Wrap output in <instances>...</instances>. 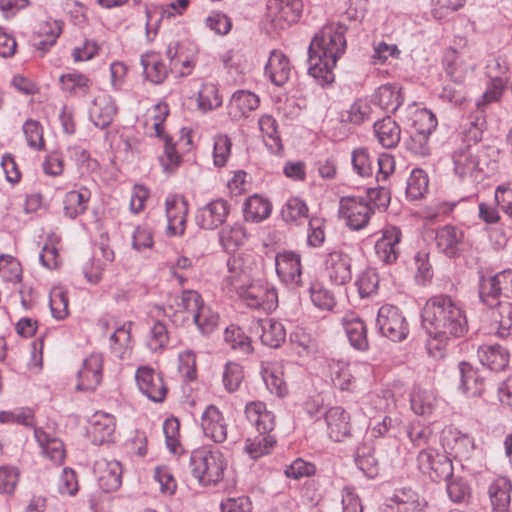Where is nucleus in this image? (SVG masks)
Here are the masks:
<instances>
[{
  "label": "nucleus",
  "mask_w": 512,
  "mask_h": 512,
  "mask_svg": "<svg viewBox=\"0 0 512 512\" xmlns=\"http://www.w3.org/2000/svg\"><path fill=\"white\" fill-rule=\"evenodd\" d=\"M422 326L429 335L428 352L436 357L453 338H460L468 331L465 311L446 294L430 297L421 312Z\"/></svg>",
  "instance_id": "nucleus-1"
},
{
  "label": "nucleus",
  "mask_w": 512,
  "mask_h": 512,
  "mask_svg": "<svg viewBox=\"0 0 512 512\" xmlns=\"http://www.w3.org/2000/svg\"><path fill=\"white\" fill-rule=\"evenodd\" d=\"M345 33L343 25L331 23L323 26L311 40L308 73L322 86L334 81V68L346 49Z\"/></svg>",
  "instance_id": "nucleus-2"
},
{
  "label": "nucleus",
  "mask_w": 512,
  "mask_h": 512,
  "mask_svg": "<svg viewBox=\"0 0 512 512\" xmlns=\"http://www.w3.org/2000/svg\"><path fill=\"white\" fill-rule=\"evenodd\" d=\"M227 266L228 275L224 283L238 295L244 305L263 312H272L277 308V290L269 283L250 280L249 272L242 267L241 257H230Z\"/></svg>",
  "instance_id": "nucleus-3"
},
{
  "label": "nucleus",
  "mask_w": 512,
  "mask_h": 512,
  "mask_svg": "<svg viewBox=\"0 0 512 512\" xmlns=\"http://www.w3.org/2000/svg\"><path fill=\"white\" fill-rule=\"evenodd\" d=\"M497 155L492 146L464 144L451 154L453 171L462 180H483L495 169Z\"/></svg>",
  "instance_id": "nucleus-4"
},
{
  "label": "nucleus",
  "mask_w": 512,
  "mask_h": 512,
  "mask_svg": "<svg viewBox=\"0 0 512 512\" xmlns=\"http://www.w3.org/2000/svg\"><path fill=\"white\" fill-rule=\"evenodd\" d=\"M188 468L199 486H218L225 478L228 460L218 449L202 446L190 453Z\"/></svg>",
  "instance_id": "nucleus-5"
},
{
  "label": "nucleus",
  "mask_w": 512,
  "mask_h": 512,
  "mask_svg": "<svg viewBox=\"0 0 512 512\" xmlns=\"http://www.w3.org/2000/svg\"><path fill=\"white\" fill-rule=\"evenodd\" d=\"M328 370L333 387L347 393H358L367 389L372 375V367L367 362L348 363L330 359Z\"/></svg>",
  "instance_id": "nucleus-6"
},
{
  "label": "nucleus",
  "mask_w": 512,
  "mask_h": 512,
  "mask_svg": "<svg viewBox=\"0 0 512 512\" xmlns=\"http://www.w3.org/2000/svg\"><path fill=\"white\" fill-rule=\"evenodd\" d=\"M351 164L353 171L362 178L371 177L377 166V182L386 181L395 170V159L391 154L381 153L375 158L365 147L352 151Z\"/></svg>",
  "instance_id": "nucleus-7"
},
{
  "label": "nucleus",
  "mask_w": 512,
  "mask_h": 512,
  "mask_svg": "<svg viewBox=\"0 0 512 512\" xmlns=\"http://www.w3.org/2000/svg\"><path fill=\"white\" fill-rule=\"evenodd\" d=\"M418 470L432 481L439 482L453 477V464L444 453L433 447L421 449L416 457Z\"/></svg>",
  "instance_id": "nucleus-8"
},
{
  "label": "nucleus",
  "mask_w": 512,
  "mask_h": 512,
  "mask_svg": "<svg viewBox=\"0 0 512 512\" xmlns=\"http://www.w3.org/2000/svg\"><path fill=\"white\" fill-rule=\"evenodd\" d=\"M376 326L379 333L393 342L405 340L409 334V324L400 308L385 304L378 310Z\"/></svg>",
  "instance_id": "nucleus-9"
},
{
  "label": "nucleus",
  "mask_w": 512,
  "mask_h": 512,
  "mask_svg": "<svg viewBox=\"0 0 512 512\" xmlns=\"http://www.w3.org/2000/svg\"><path fill=\"white\" fill-rule=\"evenodd\" d=\"M339 217L352 231L365 229L373 215L372 208L362 196H344L339 201Z\"/></svg>",
  "instance_id": "nucleus-10"
},
{
  "label": "nucleus",
  "mask_w": 512,
  "mask_h": 512,
  "mask_svg": "<svg viewBox=\"0 0 512 512\" xmlns=\"http://www.w3.org/2000/svg\"><path fill=\"white\" fill-rule=\"evenodd\" d=\"M512 294V269H505L491 277L482 276L479 285V297L488 307L493 308L500 302L501 296Z\"/></svg>",
  "instance_id": "nucleus-11"
},
{
  "label": "nucleus",
  "mask_w": 512,
  "mask_h": 512,
  "mask_svg": "<svg viewBox=\"0 0 512 512\" xmlns=\"http://www.w3.org/2000/svg\"><path fill=\"white\" fill-rule=\"evenodd\" d=\"M428 502L411 486L395 488L386 498L384 512H426Z\"/></svg>",
  "instance_id": "nucleus-12"
},
{
  "label": "nucleus",
  "mask_w": 512,
  "mask_h": 512,
  "mask_svg": "<svg viewBox=\"0 0 512 512\" xmlns=\"http://www.w3.org/2000/svg\"><path fill=\"white\" fill-rule=\"evenodd\" d=\"M323 273L329 282L335 286H342L352 279V259L341 249L328 251L323 258Z\"/></svg>",
  "instance_id": "nucleus-13"
},
{
  "label": "nucleus",
  "mask_w": 512,
  "mask_h": 512,
  "mask_svg": "<svg viewBox=\"0 0 512 512\" xmlns=\"http://www.w3.org/2000/svg\"><path fill=\"white\" fill-rule=\"evenodd\" d=\"M441 445L446 454L460 462L469 460L475 449L473 437L449 425L441 432Z\"/></svg>",
  "instance_id": "nucleus-14"
},
{
  "label": "nucleus",
  "mask_w": 512,
  "mask_h": 512,
  "mask_svg": "<svg viewBox=\"0 0 512 512\" xmlns=\"http://www.w3.org/2000/svg\"><path fill=\"white\" fill-rule=\"evenodd\" d=\"M203 303L199 292L183 290L180 295L175 297L174 305H171L165 313L175 325H189Z\"/></svg>",
  "instance_id": "nucleus-15"
},
{
  "label": "nucleus",
  "mask_w": 512,
  "mask_h": 512,
  "mask_svg": "<svg viewBox=\"0 0 512 512\" xmlns=\"http://www.w3.org/2000/svg\"><path fill=\"white\" fill-rule=\"evenodd\" d=\"M442 67L446 76L456 85L463 86L468 75L475 70L469 56L460 50L449 47L442 57Z\"/></svg>",
  "instance_id": "nucleus-16"
},
{
  "label": "nucleus",
  "mask_w": 512,
  "mask_h": 512,
  "mask_svg": "<svg viewBox=\"0 0 512 512\" xmlns=\"http://www.w3.org/2000/svg\"><path fill=\"white\" fill-rule=\"evenodd\" d=\"M166 56L171 72H175L180 77L192 74L197 62V52L192 44L170 42L166 49Z\"/></svg>",
  "instance_id": "nucleus-17"
},
{
  "label": "nucleus",
  "mask_w": 512,
  "mask_h": 512,
  "mask_svg": "<svg viewBox=\"0 0 512 512\" xmlns=\"http://www.w3.org/2000/svg\"><path fill=\"white\" fill-rule=\"evenodd\" d=\"M379 233L380 236L374 244L375 256L385 265L394 264L400 255L402 231L398 226L387 225Z\"/></svg>",
  "instance_id": "nucleus-18"
},
{
  "label": "nucleus",
  "mask_w": 512,
  "mask_h": 512,
  "mask_svg": "<svg viewBox=\"0 0 512 512\" xmlns=\"http://www.w3.org/2000/svg\"><path fill=\"white\" fill-rule=\"evenodd\" d=\"M135 380L140 392L149 400L161 403L167 395V386L162 373L149 366H140L135 372Z\"/></svg>",
  "instance_id": "nucleus-19"
},
{
  "label": "nucleus",
  "mask_w": 512,
  "mask_h": 512,
  "mask_svg": "<svg viewBox=\"0 0 512 512\" xmlns=\"http://www.w3.org/2000/svg\"><path fill=\"white\" fill-rule=\"evenodd\" d=\"M34 437L40 448L41 455L53 466H61L66 458V448L63 441L50 427H35Z\"/></svg>",
  "instance_id": "nucleus-20"
},
{
  "label": "nucleus",
  "mask_w": 512,
  "mask_h": 512,
  "mask_svg": "<svg viewBox=\"0 0 512 512\" xmlns=\"http://www.w3.org/2000/svg\"><path fill=\"white\" fill-rule=\"evenodd\" d=\"M104 356L102 353L89 354L77 373L76 389L82 392H92L97 389L103 379Z\"/></svg>",
  "instance_id": "nucleus-21"
},
{
  "label": "nucleus",
  "mask_w": 512,
  "mask_h": 512,
  "mask_svg": "<svg viewBox=\"0 0 512 512\" xmlns=\"http://www.w3.org/2000/svg\"><path fill=\"white\" fill-rule=\"evenodd\" d=\"M301 254L283 250L275 255V271L279 280L287 286H298L302 276Z\"/></svg>",
  "instance_id": "nucleus-22"
},
{
  "label": "nucleus",
  "mask_w": 512,
  "mask_h": 512,
  "mask_svg": "<svg viewBox=\"0 0 512 512\" xmlns=\"http://www.w3.org/2000/svg\"><path fill=\"white\" fill-rule=\"evenodd\" d=\"M229 213V202L224 198H216L197 210L195 221L201 229L214 230L224 224Z\"/></svg>",
  "instance_id": "nucleus-23"
},
{
  "label": "nucleus",
  "mask_w": 512,
  "mask_h": 512,
  "mask_svg": "<svg viewBox=\"0 0 512 512\" xmlns=\"http://www.w3.org/2000/svg\"><path fill=\"white\" fill-rule=\"evenodd\" d=\"M267 10L271 21L283 29L299 21L303 11V1L268 0Z\"/></svg>",
  "instance_id": "nucleus-24"
},
{
  "label": "nucleus",
  "mask_w": 512,
  "mask_h": 512,
  "mask_svg": "<svg viewBox=\"0 0 512 512\" xmlns=\"http://www.w3.org/2000/svg\"><path fill=\"white\" fill-rule=\"evenodd\" d=\"M165 208L167 218V235H183L186 228V219L189 209L188 201L184 196L171 194L165 200Z\"/></svg>",
  "instance_id": "nucleus-25"
},
{
  "label": "nucleus",
  "mask_w": 512,
  "mask_h": 512,
  "mask_svg": "<svg viewBox=\"0 0 512 512\" xmlns=\"http://www.w3.org/2000/svg\"><path fill=\"white\" fill-rule=\"evenodd\" d=\"M200 426L203 435L215 443H223L227 439L228 424L223 412L213 404L208 405L201 414Z\"/></svg>",
  "instance_id": "nucleus-26"
},
{
  "label": "nucleus",
  "mask_w": 512,
  "mask_h": 512,
  "mask_svg": "<svg viewBox=\"0 0 512 512\" xmlns=\"http://www.w3.org/2000/svg\"><path fill=\"white\" fill-rule=\"evenodd\" d=\"M458 370V390L468 398L483 396L486 391V378L483 372L466 361H461L458 364Z\"/></svg>",
  "instance_id": "nucleus-27"
},
{
  "label": "nucleus",
  "mask_w": 512,
  "mask_h": 512,
  "mask_svg": "<svg viewBox=\"0 0 512 512\" xmlns=\"http://www.w3.org/2000/svg\"><path fill=\"white\" fill-rule=\"evenodd\" d=\"M327 436L334 442H343L352 436L350 414L341 406L330 407L324 414Z\"/></svg>",
  "instance_id": "nucleus-28"
},
{
  "label": "nucleus",
  "mask_w": 512,
  "mask_h": 512,
  "mask_svg": "<svg viewBox=\"0 0 512 512\" xmlns=\"http://www.w3.org/2000/svg\"><path fill=\"white\" fill-rule=\"evenodd\" d=\"M116 418L114 415L96 411L89 420L88 434L94 445H103L115 441Z\"/></svg>",
  "instance_id": "nucleus-29"
},
{
  "label": "nucleus",
  "mask_w": 512,
  "mask_h": 512,
  "mask_svg": "<svg viewBox=\"0 0 512 512\" xmlns=\"http://www.w3.org/2000/svg\"><path fill=\"white\" fill-rule=\"evenodd\" d=\"M465 232L462 228L446 224L436 230L435 243L437 248L446 256H459L463 251Z\"/></svg>",
  "instance_id": "nucleus-30"
},
{
  "label": "nucleus",
  "mask_w": 512,
  "mask_h": 512,
  "mask_svg": "<svg viewBox=\"0 0 512 512\" xmlns=\"http://www.w3.org/2000/svg\"><path fill=\"white\" fill-rule=\"evenodd\" d=\"M117 105L113 97L105 92H100L92 100L88 115L90 121L100 129L107 128L117 114Z\"/></svg>",
  "instance_id": "nucleus-31"
},
{
  "label": "nucleus",
  "mask_w": 512,
  "mask_h": 512,
  "mask_svg": "<svg viewBox=\"0 0 512 512\" xmlns=\"http://www.w3.org/2000/svg\"><path fill=\"white\" fill-rule=\"evenodd\" d=\"M404 101L402 87L397 83H386L377 87L370 102L387 115L395 113Z\"/></svg>",
  "instance_id": "nucleus-32"
},
{
  "label": "nucleus",
  "mask_w": 512,
  "mask_h": 512,
  "mask_svg": "<svg viewBox=\"0 0 512 512\" xmlns=\"http://www.w3.org/2000/svg\"><path fill=\"white\" fill-rule=\"evenodd\" d=\"M99 487L104 492L116 491L122 483V467L117 460L100 458L95 461L93 467Z\"/></svg>",
  "instance_id": "nucleus-33"
},
{
  "label": "nucleus",
  "mask_w": 512,
  "mask_h": 512,
  "mask_svg": "<svg viewBox=\"0 0 512 512\" xmlns=\"http://www.w3.org/2000/svg\"><path fill=\"white\" fill-rule=\"evenodd\" d=\"M251 331L260 333L263 345L278 348L286 339V330L283 324L273 318L256 319L252 321Z\"/></svg>",
  "instance_id": "nucleus-34"
},
{
  "label": "nucleus",
  "mask_w": 512,
  "mask_h": 512,
  "mask_svg": "<svg viewBox=\"0 0 512 512\" xmlns=\"http://www.w3.org/2000/svg\"><path fill=\"white\" fill-rule=\"evenodd\" d=\"M91 191L83 185L66 192L62 199L63 215L74 220L86 213L91 199Z\"/></svg>",
  "instance_id": "nucleus-35"
},
{
  "label": "nucleus",
  "mask_w": 512,
  "mask_h": 512,
  "mask_svg": "<svg viewBox=\"0 0 512 512\" xmlns=\"http://www.w3.org/2000/svg\"><path fill=\"white\" fill-rule=\"evenodd\" d=\"M292 66L286 54L280 50L271 51L264 68L265 76L275 86L281 87L288 82Z\"/></svg>",
  "instance_id": "nucleus-36"
},
{
  "label": "nucleus",
  "mask_w": 512,
  "mask_h": 512,
  "mask_svg": "<svg viewBox=\"0 0 512 512\" xmlns=\"http://www.w3.org/2000/svg\"><path fill=\"white\" fill-rule=\"evenodd\" d=\"M487 492L493 512H511L512 481L509 477H495L489 483Z\"/></svg>",
  "instance_id": "nucleus-37"
},
{
  "label": "nucleus",
  "mask_w": 512,
  "mask_h": 512,
  "mask_svg": "<svg viewBox=\"0 0 512 512\" xmlns=\"http://www.w3.org/2000/svg\"><path fill=\"white\" fill-rule=\"evenodd\" d=\"M140 64L144 79L154 85L163 84L171 72L170 65L167 66L162 56L155 51L143 53L140 57Z\"/></svg>",
  "instance_id": "nucleus-38"
},
{
  "label": "nucleus",
  "mask_w": 512,
  "mask_h": 512,
  "mask_svg": "<svg viewBox=\"0 0 512 512\" xmlns=\"http://www.w3.org/2000/svg\"><path fill=\"white\" fill-rule=\"evenodd\" d=\"M342 325L351 346L359 351L369 348L367 326L362 318L354 312H348L342 318Z\"/></svg>",
  "instance_id": "nucleus-39"
},
{
  "label": "nucleus",
  "mask_w": 512,
  "mask_h": 512,
  "mask_svg": "<svg viewBox=\"0 0 512 512\" xmlns=\"http://www.w3.org/2000/svg\"><path fill=\"white\" fill-rule=\"evenodd\" d=\"M244 413L247 421L258 433L271 432L275 427V416L263 401L255 400L246 403Z\"/></svg>",
  "instance_id": "nucleus-40"
},
{
  "label": "nucleus",
  "mask_w": 512,
  "mask_h": 512,
  "mask_svg": "<svg viewBox=\"0 0 512 512\" xmlns=\"http://www.w3.org/2000/svg\"><path fill=\"white\" fill-rule=\"evenodd\" d=\"M259 105L260 98L257 94L240 89L232 94L228 104V113L235 120L247 118Z\"/></svg>",
  "instance_id": "nucleus-41"
},
{
  "label": "nucleus",
  "mask_w": 512,
  "mask_h": 512,
  "mask_svg": "<svg viewBox=\"0 0 512 512\" xmlns=\"http://www.w3.org/2000/svg\"><path fill=\"white\" fill-rule=\"evenodd\" d=\"M272 208V202L268 198L253 194L242 205L243 219L249 223H261L269 218Z\"/></svg>",
  "instance_id": "nucleus-42"
},
{
  "label": "nucleus",
  "mask_w": 512,
  "mask_h": 512,
  "mask_svg": "<svg viewBox=\"0 0 512 512\" xmlns=\"http://www.w3.org/2000/svg\"><path fill=\"white\" fill-rule=\"evenodd\" d=\"M477 356L482 365L490 370L500 372L509 364V352L499 344H483L477 349Z\"/></svg>",
  "instance_id": "nucleus-43"
},
{
  "label": "nucleus",
  "mask_w": 512,
  "mask_h": 512,
  "mask_svg": "<svg viewBox=\"0 0 512 512\" xmlns=\"http://www.w3.org/2000/svg\"><path fill=\"white\" fill-rule=\"evenodd\" d=\"M258 126L265 146L274 154L283 152V143L277 120L270 114H263L258 119Z\"/></svg>",
  "instance_id": "nucleus-44"
},
{
  "label": "nucleus",
  "mask_w": 512,
  "mask_h": 512,
  "mask_svg": "<svg viewBox=\"0 0 512 512\" xmlns=\"http://www.w3.org/2000/svg\"><path fill=\"white\" fill-rule=\"evenodd\" d=\"M309 207L304 199L298 196L289 197L280 210V216L287 225L299 226L307 218Z\"/></svg>",
  "instance_id": "nucleus-45"
},
{
  "label": "nucleus",
  "mask_w": 512,
  "mask_h": 512,
  "mask_svg": "<svg viewBox=\"0 0 512 512\" xmlns=\"http://www.w3.org/2000/svg\"><path fill=\"white\" fill-rule=\"evenodd\" d=\"M131 321L123 323L110 335L111 353L119 359H128L132 353L131 344Z\"/></svg>",
  "instance_id": "nucleus-46"
},
{
  "label": "nucleus",
  "mask_w": 512,
  "mask_h": 512,
  "mask_svg": "<svg viewBox=\"0 0 512 512\" xmlns=\"http://www.w3.org/2000/svg\"><path fill=\"white\" fill-rule=\"evenodd\" d=\"M374 133L381 146L394 148L401 139V129L390 115L374 123Z\"/></svg>",
  "instance_id": "nucleus-47"
},
{
  "label": "nucleus",
  "mask_w": 512,
  "mask_h": 512,
  "mask_svg": "<svg viewBox=\"0 0 512 512\" xmlns=\"http://www.w3.org/2000/svg\"><path fill=\"white\" fill-rule=\"evenodd\" d=\"M62 89L73 97H85L88 95L91 80L78 71L62 74L59 78Z\"/></svg>",
  "instance_id": "nucleus-48"
},
{
  "label": "nucleus",
  "mask_w": 512,
  "mask_h": 512,
  "mask_svg": "<svg viewBox=\"0 0 512 512\" xmlns=\"http://www.w3.org/2000/svg\"><path fill=\"white\" fill-rule=\"evenodd\" d=\"M219 242L227 252H233L244 245L248 239L245 226L241 223H234L219 231Z\"/></svg>",
  "instance_id": "nucleus-49"
},
{
  "label": "nucleus",
  "mask_w": 512,
  "mask_h": 512,
  "mask_svg": "<svg viewBox=\"0 0 512 512\" xmlns=\"http://www.w3.org/2000/svg\"><path fill=\"white\" fill-rule=\"evenodd\" d=\"M277 440L270 432L259 433L257 436L245 440L244 452L251 459H259L270 454Z\"/></svg>",
  "instance_id": "nucleus-50"
},
{
  "label": "nucleus",
  "mask_w": 512,
  "mask_h": 512,
  "mask_svg": "<svg viewBox=\"0 0 512 512\" xmlns=\"http://www.w3.org/2000/svg\"><path fill=\"white\" fill-rule=\"evenodd\" d=\"M408 121L414 132L431 134L437 127V118L434 113L426 108L413 106L410 108Z\"/></svg>",
  "instance_id": "nucleus-51"
},
{
  "label": "nucleus",
  "mask_w": 512,
  "mask_h": 512,
  "mask_svg": "<svg viewBox=\"0 0 512 512\" xmlns=\"http://www.w3.org/2000/svg\"><path fill=\"white\" fill-rule=\"evenodd\" d=\"M290 341L299 356L309 357L318 352V341L307 329L297 327L290 335Z\"/></svg>",
  "instance_id": "nucleus-52"
},
{
  "label": "nucleus",
  "mask_w": 512,
  "mask_h": 512,
  "mask_svg": "<svg viewBox=\"0 0 512 512\" xmlns=\"http://www.w3.org/2000/svg\"><path fill=\"white\" fill-rule=\"evenodd\" d=\"M492 318L497 324V335L508 338L512 335V303L500 301L493 307Z\"/></svg>",
  "instance_id": "nucleus-53"
},
{
  "label": "nucleus",
  "mask_w": 512,
  "mask_h": 512,
  "mask_svg": "<svg viewBox=\"0 0 512 512\" xmlns=\"http://www.w3.org/2000/svg\"><path fill=\"white\" fill-rule=\"evenodd\" d=\"M436 401V395L432 390L421 388H414L410 397L411 409L420 416L432 414Z\"/></svg>",
  "instance_id": "nucleus-54"
},
{
  "label": "nucleus",
  "mask_w": 512,
  "mask_h": 512,
  "mask_svg": "<svg viewBox=\"0 0 512 512\" xmlns=\"http://www.w3.org/2000/svg\"><path fill=\"white\" fill-rule=\"evenodd\" d=\"M67 153L69 159L74 162L81 174H89L99 169V162L92 158L90 152L81 145L69 146Z\"/></svg>",
  "instance_id": "nucleus-55"
},
{
  "label": "nucleus",
  "mask_w": 512,
  "mask_h": 512,
  "mask_svg": "<svg viewBox=\"0 0 512 512\" xmlns=\"http://www.w3.org/2000/svg\"><path fill=\"white\" fill-rule=\"evenodd\" d=\"M429 178L427 173L420 169H413L407 179L406 197L414 201L421 199L428 191Z\"/></svg>",
  "instance_id": "nucleus-56"
},
{
  "label": "nucleus",
  "mask_w": 512,
  "mask_h": 512,
  "mask_svg": "<svg viewBox=\"0 0 512 512\" xmlns=\"http://www.w3.org/2000/svg\"><path fill=\"white\" fill-rule=\"evenodd\" d=\"M224 341L231 349L242 354L249 355L253 353L251 339L237 325L232 324L225 329Z\"/></svg>",
  "instance_id": "nucleus-57"
},
{
  "label": "nucleus",
  "mask_w": 512,
  "mask_h": 512,
  "mask_svg": "<svg viewBox=\"0 0 512 512\" xmlns=\"http://www.w3.org/2000/svg\"><path fill=\"white\" fill-rule=\"evenodd\" d=\"M59 242V238L54 234L49 235L39 254L40 264L48 270H55L61 266Z\"/></svg>",
  "instance_id": "nucleus-58"
},
{
  "label": "nucleus",
  "mask_w": 512,
  "mask_h": 512,
  "mask_svg": "<svg viewBox=\"0 0 512 512\" xmlns=\"http://www.w3.org/2000/svg\"><path fill=\"white\" fill-rule=\"evenodd\" d=\"M379 281L376 269L368 267L361 271L355 281L360 297L367 298L375 295L379 288Z\"/></svg>",
  "instance_id": "nucleus-59"
},
{
  "label": "nucleus",
  "mask_w": 512,
  "mask_h": 512,
  "mask_svg": "<svg viewBox=\"0 0 512 512\" xmlns=\"http://www.w3.org/2000/svg\"><path fill=\"white\" fill-rule=\"evenodd\" d=\"M198 108L204 112L211 111L222 105V96L214 83H203L197 97Z\"/></svg>",
  "instance_id": "nucleus-60"
},
{
  "label": "nucleus",
  "mask_w": 512,
  "mask_h": 512,
  "mask_svg": "<svg viewBox=\"0 0 512 512\" xmlns=\"http://www.w3.org/2000/svg\"><path fill=\"white\" fill-rule=\"evenodd\" d=\"M219 314L203 303L190 324H195L200 333L211 334L219 324Z\"/></svg>",
  "instance_id": "nucleus-61"
},
{
  "label": "nucleus",
  "mask_w": 512,
  "mask_h": 512,
  "mask_svg": "<svg viewBox=\"0 0 512 512\" xmlns=\"http://www.w3.org/2000/svg\"><path fill=\"white\" fill-rule=\"evenodd\" d=\"M232 152V140L227 134L219 133L213 137L212 159L215 167L226 166Z\"/></svg>",
  "instance_id": "nucleus-62"
},
{
  "label": "nucleus",
  "mask_w": 512,
  "mask_h": 512,
  "mask_svg": "<svg viewBox=\"0 0 512 512\" xmlns=\"http://www.w3.org/2000/svg\"><path fill=\"white\" fill-rule=\"evenodd\" d=\"M22 131L29 148L40 151L45 148L44 129L42 124L33 118H28L22 125Z\"/></svg>",
  "instance_id": "nucleus-63"
},
{
  "label": "nucleus",
  "mask_w": 512,
  "mask_h": 512,
  "mask_svg": "<svg viewBox=\"0 0 512 512\" xmlns=\"http://www.w3.org/2000/svg\"><path fill=\"white\" fill-rule=\"evenodd\" d=\"M406 434L414 447L427 446L434 436L433 428L420 421L410 422L406 427Z\"/></svg>",
  "instance_id": "nucleus-64"
}]
</instances>
